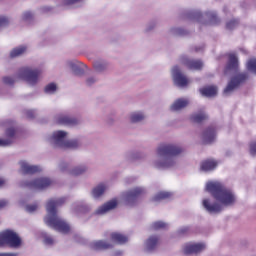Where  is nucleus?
Listing matches in <instances>:
<instances>
[{
  "instance_id": "9d476101",
  "label": "nucleus",
  "mask_w": 256,
  "mask_h": 256,
  "mask_svg": "<svg viewBox=\"0 0 256 256\" xmlns=\"http://www.w3.org/2000/svg\"><path fill=\"white\" fill-rule=\"evenodd\" d=\"M172 76L174 83L178 85V87H187V84L190 83L189 78L181 73V69H179L178 66L173 67Z\"/></svg>"
},
{
  "instance_id": "4be33fe9",
  "label": "nucleus",
  "mask_w": 256,
  "mask_h": 256,
  "mask_svg": "<svg viewBox=\"0 0 256 256\" xmlns=\"http://www.w3.org/2000/svg\"><path fill=\"white\" fill-rule=\"evenodd\" d=\"M200 93L203 97H215L217 95V88L216 86H208L200 89Z\"/></svg>"
},
{
  "instance_id": "49530a36",
  "label": "nucleus",
  "mask_w": 256,
  "mask_h": 256,
  "mask_svg": "<svg viewBox=\"0 0 256 256\" xmlns=\"http://www.w3.org/2000/svg\"><path fill=\"white\" fill-rule=\"evenodd\" d=\"M0 256H17V253H0Z\"/></svg>"
},
{
  "instance_id": "2f4dec72",
  "label": "nucleus",
  "mask_w": 256,
  "mask_h": 256,
  "mask_svg": "<svg viewBox=\"0 0 256 256\" xmlns=\"http://www.w3.org/2000/svg\"><path fill=\"white\" fill-rule=\"evenodd\" d=\"M57 91V85L55 83H50L45 87V93H48L49 95L53 94Z\"/></svg>"
},
{
  "instance_id": "5fc2aeb1",
  "label": "nucleus",
  "mask_w": 256,
  "mask_h": 256,
  "mask_svg": "<svg viewBox=\"0 0 256 256\" xmlns=\"http://www.w3.org/2000/svg\"><path fill=\"white\" fill-rule=\"evenodd\" d=\"M62 169V171H65V168H61Z\"/></svg>"
},
{
  "instance_id": "7c9ffc66",
  "label": "nucleus",
  "mask_w": 256,
  "mask_h": 256,
  "mask_svg": "<svg viewBox=\"0 0 256 256\" xmlns=\"http://www.w3.org/2000/svg\"><path fill=\"white\" fill-rule=\"evenodd\" d=\"M191 119L192 121H194V123H201V121H205V119H207V114H205L204 112L193 114L191 116Z\"/></svg>"
},
{
  "instance_id": "37998d69",
  "label": "nucleus",
  "mask_w": 256,
  "mask_h": 256,
  "mask_svg": "<svg viewBox=\"0 0 256 256\" xmlns=\"http://www.w3.org/2000/svg\"><path fill=\"white\" fill-rule=\"evenodd\" d=\"M152 201H154V203L161 201V193H158L156 196H154Z\"/></svg>"
},
{
  "instance_id": "f03ea898",
  "label": "nucleus",
  "mask_w": 256,
  "mask_h": 256,
  "mask_svg": "<svg viewBox=\"0 0 256 256\" xmlns=\"http://www.w3.org/2000/svg\"><path fill=\"white\" fill-rule=\"evenodd\" d=\"M65 203V198L60 199H51L46 204L47 216L44 218V221L48 227H52L60 233H67L71 230L69 224H66L63 219L57 216V207Z\"/></svg>"
},
{
  "instance_id": "4c0bfd02",
  "label": "nucleus",
  "mask_w": 256,
  "mask_h": 256,
  "mask_svg": "<svg viewBox=\"0 0 256 256\" xmlns=\"http://www.w3.org/2000/svg\"><path fill=\"white\" fill-rule=\"evenodd\" d=\"M25 209L28 213H35V210L38 209V206L37 204L27 205Z\"/></svg>"
},
{
  "instance_id": "4468645a",
  "label": "nucleus",
  "mask_w": 256,
  "mask_h": 256,
  "mask_svg": "<svg viewBox=\"0 0 256 256\" xmlns=\"http://www.w3.org/2000/svg\"><path fill=\"white\" fill-rule=\"evenodd\" d=\"M56 121L59 123V125H76L79 119L69 115L60 114L56 117Z\"/></svg>"
},
{
  "instance_id": "58836bf2",
  "label": "nucleus",
  "mask_w": 256,
  "mask_h": 256,
  "mask_svg": "<svg viewBox=\"0 0 256 256\" xmlns=\"http://www.w3.org/2000/svg\"><path fill=\"white\" fill-rule=\"evenodd\" d=\"M173 197V193L162 191L161 192V199H171Z\"/></svg>"
},
{
  "instance_id": "8fccbe9b",
  "label": "nucleus",
  "mask_w": 256,
  "mask_h": 256,
  "mask_svg": "<svg viewBox=\"0 0 256 256\" xmlns=\"http://www.w3.org/2000/svg\"><path fill=\"white\" fill-rule=\"evenodd\" d=\"M5 185V179L0 178V187H3Z\"/></svg>"
},
{
  "instance_id": "20e7f679",
  "label": "nucleus",
  "mask_w": 256,
  "mask_h": 256,
  "mask_svg": "<svg viewBox=\"0 0 256 256\" xmlns=\"http://www.w3.org/2000/svg\"><path fill=\"white\" fill-rule=\"evenodd\" d=\"M41 75V70L39 69H30V68H22L19 70L17 74V78H13L11 76H7L3 78V83L5 85H13L16 79H22L26 81L28 85H36L39 82V76Z\"/></svg>"
},
{
  "instance_id": "aec40b11",
  "label": "nucleus",
  "mask_w": 256,
  "mask_h": 256,
  "mask_svg": "<svg viewBox=\"0 0 256 256\" xmlns=\"http://www.w3.org/2000/svg\"><path fill=\"white\" fill-rule=\"evenodd\" d=\"M128 240L129 239L127 238V236L121 233L114 232L111 234L112 243H118V245H123V243H127Z\"/></svg>"
},
{
  "instance_id": "473e14b6",
  "label": "nucleus",
  "mask_w": 256,
  "mask_h": 256,
  "mask_svg": "<svg viewBox=\"0 0 256 256\" xmlns=\"http://www.w3.org/2000/svg\"><path fill=\"white\" fill-rule=\"evenodd\" d=\"M11 23V20L7 16H0V29H3V27H7Z\"/></svg>"
},
{
  "instance_id": "1a4fd4ad",
  "label": "nucleus",
  "mask_w": 256,
  "mask_h": 256,
  "mask_svg": "<svg viewBox=\"0 0 256 256\" xmlns=\"http://www.w3.org/2000/svg\"><path fill=\"white\" fill-rule=\"evenodd\" d=\"M206 246L205 243H187L183 246L184 255H197L202 251H205Z\"/></svg>"
},
{
  "instance_id": "f8f14e48",
  "label": "nucleus",
  "mask_w": 256,
  "mask_h": 256,
  "mask_svg": "<svg viewBox=\"0 0 256 256\" xmlns=\"http://www.w3.org/2000/svg\"><path fill=\"white\" fill-rule=\"evenodd\" d=\"M20 169H21V172L26 175H31L33 173H39V171H41V167L35 166V165H30L29 163H27L25 161H20Z\"/></svg>"
},
{
  "instance_id": "f704fd0d",
  "label": "nucleus",
  "mask_w": 256,
  "mask_h": 256,
  "mask_svg": "<svg viewBox=\"0 0 256 256\" xmlns=\"http://www.w3.org/2000/svg\"><path fill=\"white\" fill-rule=\"evenodd\" d=\"M237 25H239V21L238 20H231L229 22H227L226 27L227 29H235V27H237Z\"/></svg>"
},
{
  "instance_id": "c85d7f7f",
  "label": "nucleus",
  "mask_w": 256,
  "mask_h": 256,
  "mask_svg": "<svg viewBox=\"0 0 256 256\" xmlns=\"http://www.w3.org/2000/svg\"><path fill=\"white\" fill-rule=\"evenodd\" d=\"M25 51H27V47L25 46H19L17 48H14L11 52H10V57L15 58V57H20V55H23V53H25Z\"/></svg>"
},
{
  "instance_id": "bb28decb",
  "label": "nucleus",
  "mask_w": 256,
  "mask_h": 256,
  "mask_svg": "<svg viewBox=\"0 0 256 256\" xmlns=\"http://www.w3.org/2000/svg\"><path fill=\"white\" fill-rule=\"evenodd\" d=\"M107 67H108L107 62L103 60H97L94 62V69L98 73H103V71H107Z\"/></svg>"
},
{
  "instance_id": "b1692460",
  "label": "nucleus",
  "mask_w": 256,
  "mask_h": 256,
  "mask_svg": "<svg viewBox=\"0 0 256 256\" xmlns=\"http://www.w3.org/2000/svg\"><path fill=\"white\" fill-rule=\"evenodd\" d=\"M237 67H239V59L237 58V55H235V53L229 54L227 68L228 69H237Z\"/></svg>"
},
{
  "instance_id": "a878e982",
  "label": "nucleus",
  "mask_w": 256,
  "mask_h": 256,
  "mask_svg": "<svg viewBox=\"0 0 256 256\" xmlns=\"http://www.w3.org/2000/svg\"><path fill=\"white\" fill-rule=\"evenodd\" d=\"M87 171V166L81 165V166H76L72 169H68V173L70 175H73L74 177H77V175H83Z\"/></svg>"
},
{
  "instance_id": "a18cd8bd",
  "label": "nucleus",
  "mask_w": 256,
  "mask_h": 256,
  "mask_svg": "<svg viewBox=\"0 0 256 256\" xmlns=\"http://www.w3.org/2000/svg\"><path fill=\"white\" fill-rule=\"evenodd\" d=\"M154 229H161V222H156L153 224Z\"/></svg>"
},
{
  "instance_id": "dca6fc26",
  "label": "nucleus",
  "mask_w": 256,
  "mask_h": 256,
  "mask_svg": "<svg viewBox=\"0 0 256 256\" xmlns=\"http://www.w3.org/2000/svg\"><path fill=\"white\" fill-rule=\"evenodd\" d=\"M107 189H109V184L100 183L92 190V196L94 199H99V197H101V195H103Z\"/></svg>"
},
{
  "instance_id": "a19ab883",
  "label": "nucleus",
  "mask_w": 256,
  "mask_h": 256,
  "mask_svg": "<svg viewBox=\"0 0 256 256\" xmlns=\"http://www.w3.org/2000/svg\"><path fill=\"white\" fill-rule=\"evenodd\" d=\"M250 153L251 155H256V142L250 144Z\"/></svg>"
},
{
  "instance_id": "de8ad7c7",
  "label": "nucleus",
  "mask_w": 256,
  "mask_h": 256,
  "mask_svg": "<svg viewBox=\"0 0 256 256\" xmlns=\"http://www.w3.org/2000/svg\"><path fill=\"white\" fill-rule=\"evenodd\" d=\"M156 155H157V157H161V147H158L156 149Z\"/></svg>"
},
{
  "instance_id": "393cba45",
  "label": "nucleus",
  "mask_w": 256,
  "mask_h": 256,
  "mask_svg": "<svg viewBox=\"0 0 256 256\" xmlns=\"http://www.w3.org/2000/svg\"><path fill=\"white\" fill-rule=\"evenodd\" d=\"M215 167H217V162L215 160H206L204 162H202L201 164V170L202 171H213V169H215Z\"/></svg>"
},
{
  "instance_id": "7ed1b4c3",
  "label": "nucleus",
  "mask_w": 256,
  "mask_h": 256,
  "mask_svg": "<svg viewBox=\"0 0 256 256\" xmlns=\"http://www.w3.org/2000/svg\"><path fill=\"white\" fill-rule=\"evenodd\" d=\"M183 153V148L181 146L173 144H164L161 147V167L162 169H169L175 166L177 161L175 157Z\"/></svg>"
},
{
  "instance_id": "2eb2a0df",
  "label": "nucleus",
  "mask_w": 256,
  "mask_h": 256,
  "mask_svg": "<svg viewBox=\"0 0 256 256\" xmlns=\"http://www.w3.org/2000/svg\"><path fill=\"white\" fill-rule=\"evenodd\" d=\"M117 200L113 199L101 206L96 210L97 215H105V213H109V211L115 209L117 207Z\"/></svg>"
},
{
  "instance_id": "423d86ee",
  "label": "nucleus",
  "mask_w": 256,
  "mask_h": 256,
  "mask_svg": "<svg viewBox=\"0 0 256 256\" xmlns=\"http://www.w3.org/2000/svg\"><path fill=\"white\" fill-rule=\"evenodd\" d=\"M12 247L13 249H17L21 247V238L17 233L6 230L0 233V247Z\"/></svg>"
},
{
  "instance_id": "c03bdc74",
  "label": "nucleus",
  "mask_w": 256,
  "mask_h": 256,
  "mask_svg": "<svg viewBox=\"0 0 256 256\" xmlns=\"http://www.w3.org/2000/svg\"><path fill=\"white\" fill-rule=\"evenodd\" d=\"M7 201L6 200H0V209H3V207H6Z\"/></svg>"
},
{
  "instance_id": "5701e85b",
  "label": "nucleus",
  "mask_w": 256,
  "mask_h": 256,
  "mask_svg": "<svg viewBox=\"0 0 256 256\" xmlns=\"http://www.w3.org/2000/svg\"><path fill=\"white\" fill-rule=\"evenodd\" d=\"M203 140L205 143H213L215 140V129L208 128L203 134Z\"/></svg>"
},
{
  "instance_id": "6e6552de",
  "label": "nucleus",
  "mask_w": 256,
  "mask_h": 256,
  "mask_svg": "<svg viewBox=\"0 0 256 256\" xmlns=\"http://www.w3.org/2000/svg\"><path fill=\"white\" fill-rule=\"evenodd\" d=\"M247 77V73H241L238 76L232 78L227 87L224 89V95H231V93L237 89L238 85H241V83H243Z\"/></svg>"
},
{
  "instance_id": "a211bd4d",
  "label": "nucleus",
  "mask_w": 256,
  "mask_h": 256,
  "mask_svg": "<svg viewBox=\"0 0 256 256\" xmlns=\"http://www.w3.org/2000/svg\"><path fill=\"white\" fill-rule=\"evenodd\" d=\"M187 105H189V100L187 99H177L176 101H174V103L171 105L170 109L171 111H181L182 109H185V107H187Z\"/></svg>"
},
{
  "instance_id": "412c9836",
  "label": "nucleus",
  "mask_w": 256,
  "mask_h": 256,
  "mask_svg": "<svg viewBox=\"0 0 256 256\" xmlns=\"http://www.w3.org/2000/svg\"><path fill=\"white\" fill-rule=\"evenodd\" d=\"M6 135L9 137V139H0V147H7L13 143V135H15V130L13 128H10L6 131Z\"/></svg>"
},
{
  "instance_id": "0eeeda50",
  "label": "nucleus",
  "mask_w": 256,
  "mask_h": 256,
  "mask_svg": "<svg viewBox=\"0 0 256 256\" xmlns=\"http://www.w3.org/2000/svg\"><path fill=\"white\" fill-rule=\"evenodd\" d=\"M146 191L145 188L137 187L133 190H130L128 192H125L122 195V201L125 203V205H128L129 207H133L139 199H141V196L145 195Z\"/></svg>"
},
{
  "instance_id": "c9c22d12",
  "label": "nucleus",
  "mask_w": 256,
  "mask_h": 256,
  "mask_svg": "<svg viewBox=\"0 0 256 256\" xmlns=\"http://www.w3.org/2000/svg\"><path fill=\"white\" fill-rule=\"evenodd\" d=\"M33 19V13L31 12H24L22 15V21H31Z\"/></svg>"
},
{
  "instance_id": "e433bc0d",
  "label": "nucleus",
  "mask_w": 256,
  "mask_h": 256,
  "mask_svg": "<svg viewBox=\"0 0 256 256\" xmlns=\"http://www.w3.org/2000/svg\"><path fill=\"white\" fill-rule=\"evenodd\" d=\"M81 0H64L63 5L71 7L73 5H77Z\"/></svg>"
},
{
  "instance_id": "c756f323",
  "label": "nucleus",
  "mask_w": 256,
  "mask_h": 256,
  "mask_svg": "<svg viewBox=\"0 0 256 256\" xmlns=\"http://www.w3.org/2000/svg\"><path fill=\"white\" fill-rule=\"evenodd\" d=\"M206 19H209L210 25H217L219 23V19L217 18V14L215 12H208L204 15Z\"/></svg>"
},
{
  "instance_id": "72a5a7b5",
  "label": "nucleus",
  "mask_w": 256,
  "mask_h": 256,
  "mask_svg": "<svg viewBox=\"0 0 256 256\" xmlns=\"http://www.w3.org/2000/svg\"><path fill=\"white\" fill-rule=\"evenodd\" d=\"M42 237L44 239V243L45 245H53L55 243V240H53V238L47 236V234L43 233Z\"/></svg>"
},
{
  "instance_id": "9b49d317",
  "label": "nucleus",
  "mask_w": 256,
  "mask_h": 256,
  "mask_svg": "<svg viewBox=\"0 0 256 256\" xmlns=\"http://www.w3.org/2000/svg\"><path fill=\"white\" fill-rule=\"evenodd\" d=\"M49 185H51V180L49 178H40L34 180L33 182L24 184V187H29L30 189L35 190H41L46 189V187H49Z\"/></svg>"
},
{
  "instance_id": "864d4df0",
  "label": "nucleus",
  "mask_w": 256,
  "mask_h": 256,
  "mask_svg": "<svg viewBox=\"0 0 256 256\" xmlns=\"http://www.w3.org/2000/svg\"><path fill=\"white\" fill-rule=\"evenodd\" d=\"M178 34H179V35H183V32H179Z\"/></svg>"
},
{
  "instance_id": "39448f33",
  "label": "nucleus",
  "mask_w": 256,
  "mask_h": 256,
  "mask_svg": "<svg viewBox=\"0 0 256 256\" xmlns=\"http://www.w3.org/2000/svg\"><path fill=\"white\" fill-rule=\"evenodd\" d=\"M49 142L53 147H61V149H77L79 147V141L67 140V132L56 131L49 138Z\"/></svg>"
},
{
  "instance_id": "ea45409f",
  "label": "nucleus",
  "mask_w": 256,
  "mask_h": 256,
  "mask_svg": "<svg viewBox=\"0 0 256 256\" xmlns=\"http://www.w3.org/2000/svg\"><path fill=\"white\" fill-rule=\"evenodd\" d=\"M68 67H70V69H72V71H76L77 70V63L75 61H69L68 62Z\"/></svg>"
},
{
  "instance_id": "ddd939ff",
  "label": "nucleus",
  "mask_w": 256,
  "mask_h": 256,
  "mask_svg": "<svg viewBox=\"0 0 256 256\" xmlns=\"http://www.w3.org/2000/svg\"><path fill=\"white\" fill-rule=\"evenodd\" d=\"M182 63L188 67V69H192L193 71H199L203 69V62L201 60H191L187 57L182 59Z\"/></svg>"
},
{
  "instance_id": "cd10ccee",
  "label": "nucleus",
  "mask_w": 256,
  "mask_h": 256,
  "mask_svg": "<svg viewBox=\"0 0 256 256\" xmlns=\"http://www.w3.org/2000/svg\"><path fill=\"white\" fill-rule=\"evenodd\" d=\"M158 241H159V238H157L156 236L150 237L146 241V249H147V251H153V248L157 246V242Z\"/></svg>"
},
{
  "instance_id": "f257e3e1",
  "label": "nucleus",
  "mask_w": 256,
  "mask_h": 256,
  "mask_svg": "<svg viewBox=\"0 0 256 256\" xmlns=\"http://www.w3.org/2000/svg\"><path fill=\"white\" fill-rule=\"evenodd\" d=\"M206 191L211 193L217 202H211L209 199H204L202 205L208 213L217 215L223 211V207H231L235 205L237 198L233 191L224 187L220 182H208L206 184Z\"/></svg>"
},
{
  "instance_id": "09e8293b",
  "label": "nucleus",
  "mask_w": 256,
  "mask_h": 256,
  "mask_svg": "<svg viewBox=\"0 0 256 256\" xmlns=\"http://www.w3.org/2000/svg\"><path fill=\"white\" fill-rule=\"evenodd\" d=\"M187 231H189V228L187 227L180 229V233H187Z\"/></svg>"
},
{
  "instance_id": "79ce46f5",
  "label": "nucleus",
  "mask_w": 256,
  "mask_h": 256,
  "mask_svg": "<svg viewBox=\"0 0 256 256\" xmlns=\"http://www.w3.org/2000/svg\"><path fill=\"white\" fill-rule=\"evenodd\" d=\"M97 81V79L95 77H90L87 79L86 83L87 85H93V83H95Z\"/></svg>"
},
{
  "instance_id": "6e6d98bb",
  "label": "nucleus",
  "mask_w": 256,
  "mask_h": 256,
  "mask_svg": "<svg viewBox=\"0 0 256 256\" xmlns=\"http://www.w3.org/2000/svg\"><path fill=\"white\" fill-rule=\"evenodd\" d=\"M178 31H181V29H178Z\"/></svg>"
},
{
  "instance_id": "603ef678",
  "label": "nucleus",
  "mask_w": 256,
  "mask_h": 256,
  "mask_svg": "<svg viewBox=\"0 0 256 256\" xmlns=\"http://www.w3.org/2000/svg\"><path fill=\"white\" fill-rule=\"evenodd\" d=\"M155 27V24H153V26L149 25L147 28V31H151V29H153Z\"/></svg>"
},
{
  "instance_id": "6ab92c4d",
  "label": "nucleus",
  "mask_w": 256,
  "mask_h": 256,
  "mask_svg": "<svg viewBox=\"0 0 256 256\" xmlns=\"http://www.w3.org/2000/svg\"><path fill=\"white\" fill-rule=\"evenodd\" d=\"M146 117L145 112L141 111H135L129 115L131 123H141V121H145Z\"/></svg>"
},
{
  "instance_id": "3c124183",
  "label": "nucleus",
  "mask_w": 256,
  "mask_h": 256,
  "mask_svg": "<svg viewBox=\"0 0 256 256\" xmlns=\"http://www.w3.org/2000/svg\"><path fill=\"white\" fill-rule=\"evenodd\" d=\"M161 229H167V223L162 222L161 223Z\"/></svg>"
},
{
  "instance_id": "f3484780",
  "label": "nucleus",
  "mask_w": 256,
  "mask_h": 256,
  "mask_svg": "<svg viewBox=\"0 0 256 256\" xmlns=\"http://www.w3.org/2000/svg\"><path fill=\"white\" fill-rule=\"evenodd\" d=\"M90 247L94 251H101L103 249H111V247H113V244H109L103 240H99V241L92 242Z\"/></svg>"
}]
</instances>
